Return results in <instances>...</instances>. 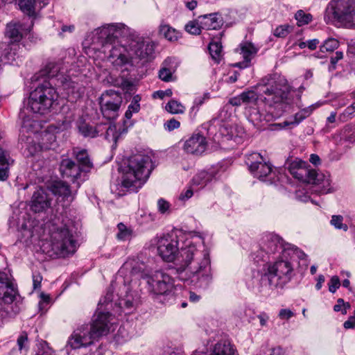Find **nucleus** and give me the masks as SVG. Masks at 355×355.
Returning <instances> with one entry per match:
<instances>
[{
  "mask_svg": "<svg viewBox=\"0 0 355 355\" xmlns=\"http://www.w3.org/2000/svg\"><path fill=\"white\" fill-rule=\"evenodd\" d=\"M130 34V29L124 24L104 25L95 29L83 42L85 52L91 58L108 51L107 58L114 67L144 65L153 60L155 44L153 41L132 40L128 44H122L119 40Z\"/></svg>",
  "mask_w": 355,
  "mask_h": 355,
  "instance_id": "nucleus-1",
  "label": "nucleus"
},
{
  "mask_svg": "<svg viewBox=\"0 0 355 355\" xmlns=\"http://www.w3.org/2000/svg\"><path fill=\"white\" fill-rule=\"evenodd\" d=\"M110 317L109 312H100L94 315L89 327L83 325L73 332L69 340L70 346L73 349L87 347L107 335L110 331Z\"/></svg>",
  "mask_w": 355,
  "mask_h": 355,
  "instance_id": "nucleus-2",
  "label": "nucleus"
},
{
  "mask_svg": "<svg viewBox=\"0 0 355 355\" xmlns=\"http://www.w3.org/2000/svg\"><path fill=\"white\" fill-rule=\"evenodd\" d=\"M255 89L259 90L260 100L266 105L277 107L287 99L291 87L284 76L273 74L262 78Z\"/></svg>",
  "mask_w": 355,
  "mask_h": 355,
  "instance_id": "nucleus-3",
  "label": "nucleus"
},
{
  "mask_svg": "<svg viewBox=\"0 0 355 355\" xmlns=\"http://www.w3.org/2000/svg\"><path fill=\"white\" fill-rule=\"evenodd\" d=\"M150 157L144 154L131 156L125 169L122 185L135 191L146 182L153 170Z\"/></svg>",
  "mask_w": 355,
  "mask_h": 355,
  "instance_id": "nucleus-4",
  "label": "nucleus"
},
{
  "mask_svg": "<svg viewBox=\"0 0 355 355\" xmlns=\"http://www.w3.org/2000/svg\"><path fill=\"white\" fill-rule=\"evenodd\" d=\"M193 255V249L183 250L181 256L184 261V265L178 267L177 272L181 274L186 271L187 278L191 279L192 282L198 284L200 287H205L208 286L211 280L209 261L207 258L204 257L200 262L192 263Z\"/></svg>",
  "mask_w": 355,
  "mask_h": 355,
  "instance_id": "nucleus-5",
  "label": "nucleus"
},
{
  "mask_svg": "<svg viewBox=\"0 0 355 355\" xmlns=\"http://www.w3.org/2000/svg\"><path fill=\"white\" fill-rule=\"evenodd\" d=\"M324 19L327 24L338 22L355 28V0H331L324 12Z\"/></svg>",
  "mask_w": 355,
  "mask_h": 355,
  "instance_id": "nucleus-6",
  "label": "nucleus"
},
{
  "mask_svg": "<svg viewBox=\"0 0 355 355\" xmlns=\"http://www.w3.org/2000/svg\"><path fill=\"white\" fill-rule=\"evenodd\" d=\"M58 98L55 89L44 81L31 92L28 106L33 112L44 114L49 112Z\"/></svg>",
  "mask_w": 355,
  "mask_h": 355,
  "instance_id": "nucleus-7",
  "label": "nucleus"
},
{
  "mask_svg": "<svg viewBox=\"0 0 355 355\" xmlns=\"http://www.w3.org/2000/svg\"><path fill=\"white\" fill-rule=\"evenodd\" d=\"M291 174L296 179L312 184L319 185L322 183L329 184L328 180L324 179L323 174L318 173L313 169H309L307 164L300 159H288L285 164Z\"/></svg>",
  "mask_w": 355,
  "mask_h": 355,
  "instance_id": "nucleus-8",
  "label": "nucleus"
},
{
  "mask_svg": "<svg viewBox=\"0 0 355 355\" xmlns=\"http://www.w3.org/2000/svg\"><path fill=\"white\" fill-rule=\"evenodd\" d=\"M52 250L60 257L73 254L77 248L76 241L66 226L57 227L51 234Z\"/></svg>",
  "mask_w": 355,
  "mask_h": 355,
  "instance_id": "nucleus-9",
  "label": "nucleus"
},
{
  "mask_svg": "<svg viewBox=\"0 0 355 355\" xmlns=\"http://www.w3.org/2000/svg\"><path fill=\"white\" fill-rule=\"evenodd\" d=\"M293 271V267L290 261L280 260L268 266L265 276L270 287L282 288L291 281Z\"/></svg>",
  "mask_w": 355,
  "mask_h": 355,
  "instance_id": "nucleus-10",
  "label": "nucleus"
},
{
  "mask_svg": "<svg viewBox=\"0 0 355 355\" xmlns=\"http://www.w3.org/2000/svg\"><path fill=\"white\" fill-rule=\"evenodd\" d=\"M122 103L121 94L112 89L104 92L99 98L101 112L103 117L108 120L117 118Z\"/></svg>",
  "mask_w": 355,
  "mask_h": 355,
  "instance_id": "nucleus-11",
  "label": "nucleus"
},
{
  "mask_svg": "<svg viewBox=\"0 0 355 355\" xmlns=\"http://www.w3.org/2000/svg\"><path fill=\"white\" fill-rule=\"evenodd\" d=\"M146 279L149 291L156 295H165L171 291L173 286L171 277L161 272H157L153 276H148Z\"/></svg>",
  "mask_w": 355,
  "mask_h": 355,
  "instance_id": "nucleus-12",
  "label": "nucleus"
},
{
  "mask_svg": "<svg viewBox=\"0 0 355 355\" xmlns=\"http://www.w3.org/2000/svg\"><path fill=\"white\" fill-rule=\"evenodd\" d=\"M178 241L176 238L164 236L159 239L157 243V251L159 256L166 261L175 260L178 252Z\"/></svg>",
  "mask_w": 355,
  "mask_h": 355,
  "instance_id": "nucleus-13",
  "label": "nucleus"
},
{
  "mask_svg": "<svg viewBox=\"0 0 355 355\" xmlns=\"http://www.w3.org/2000/svg\"><path fill=\"white\" fill-rule=\"evenodd\" d=\"M52 198L48 192L42 188L35 191L31 198V209L35 213L45 211L51 205Z\"/></svg>",
  "mask_w": 355,
  "mask_h": 355,
  "instance_id": "nucleus-14",
  "label": "nucleus"
},
{
  "mask_svg": "<svg viewBox=\"0 0 355 355\" xmlns=\"http://www.w3.org/2000/svg\"><path fill=\"white\" fill-rule=\"evenodd\" d=\"M18 294L17 287L3 274H0V299L4 304H10Z\"/></svg>",
  "mask_w": 355,
  "mask_h": 355,
  "instance_id": "nucleus-15",
  "label": "nucleus"
},
{
  "mask_svg": "<svg viewBox=\"0 0 355 355\" xmlns=\"http://www.w3.org/2000/svg\"><path fill=\"white\" fill-rule=\"evenodd\" d=\"M206 138L200 133L193 134L184 144V150L191 154L201 155L207 148Z\"/></svg>",
  "mask_w": 355,
  "mask_h": 355,
  "instance_id": "nucleus-16",
  "label": "nucleus"
},
{
  "mask_svg": "<svg viewBox=\"0 0 355 355\" xmlns=\"http://www.w3.org/2000/svg\"><path fill=\"white\" fill-rule=\"evenodd\" d=\"M33 26V21L31 19L28 26L19 22H10L7 24L6 36L10 39L11 43H17L21 41L23 32H30Z\"/></svg>",
  "mask_w": 355,
  "mask_h": 355,
  "instance_id": "nucleus-17",
  "label": "nucleus"
},
{
  "mask_svg": "<svg viewBox=\"0 0 355 355\" xmlns=\"http://www.w3.org/2000/svg\"><path fill=\"white\" fill-rule=\"evenodd\" d=\"M252 159H256L249 165L250 171L255 177L260 180H263L272 171V165L263 161V157L259 153L252 155Z\"/></svg>",
  "mask_w": 355,
  "mask_h": 355,
  "instance_id": "nucleus-18",
  "label": "nucleus"
},
{
  "mask_svg": "<svg viewBox=\"0 0 355 355\" xmlns=\"http://www.w3.org/2000/svg\"><path fill=\"white\" fill-rule=\"evenodd\" d=\"M60 171L63 177L71 178L73 180H76L83 171L78 166L70 159H64L60 164Z\"/></svg>",
  "mask_w": 355,
  "mask_h": 355,
  "instance_id": "nucleus-19",
  "label": "nucleus"
},
{
  "mask_svg": "<svg viewBox=\"0 0 355 355\" xmlns=\"http://www.w3.org/2000/svg\"><path fill=\"white\" fill-rule=\"evenodd\" d=\"M204 30H216L223 25V19L218 13H211L199 17Z\"/></svg>",
  "mask_w": 355,
  "mask_h": 355,
  "instance_id": "nucleus-20",
  "label": "nucleus"
},
{
  "mask_svg": "<svg viewBox=\"0 0 355 355\" xmlns=\"http://www.w3.org/2000/svg\"><path fill=\"white\" fill-rule=\"evenodd\" d=\"M125 72H128L127 68L121 71L123 73L121 76H117V68H114V71L110 72L109 80L115 86L122 87L127 91H132L134 85L131 80L124 78Z\"/></svg>",
  "mask_w": 355,
  "mask_h": 355,
  "instance_id": "nucleus-21",
  "label": "nucleus"
},
{
  "mask_svg": "<svg viewBox=\"0 0 355 355\" xmlns=\"http://www.w3.org/2000/svg\"><path fill=\"white\" fill-rule=\"evenodd\" d=\"M237 51L242 55L244 62H250L257 55L259 47L250 42H243L240 44Z\"/></svg>",
  "mask_w": 355,
  "mask_h": 355,
  "instance_id": "nucleus-22",
  "label": "nucleus"
},
{
  "mask_svg": "<svg viewBox=\"0 0 355 355\" xmlns=\"http://www.w3.org/2000/svg\"><path fill=\"white\" fill-rule=\"evenodd\" d=\"M73 155L76 157L82 171L87 172L93 167V164L86 150L75 148L73 149Z\"/></svg>",
  "mask_w": 355,
  "mask_h": 355,
  "instance_id": "nucleus-23",
  "label": "nucleus"
},
{
  "mask_svg": "<svg viewBox=\"0 0 355 355\" xmlns=\"http://www.w3.org/2000/svg\"><path fill=\"white\" fill-rule=\"evenodd\" d=\"M48 189L54 195L64 198L71 196V192L69 186L62 181H53L48 185Z\"/></svg>",
  "mask_w": 355,
  "mask_h": 355,
  "instance_id": "nucleus-24",
  "label": "nucleus"
},
{
  "mask_svg": "<svg viewBox=\"0 0 355 355\" xmlns=\"http://www.w3.org/2000/svg\"><path fill=\"white\" fill-rule=\"evenodd\" d=\"M159 33L161 36L171 42L178 41L181 36L179 31L166 24H162L159 26Z\"/></svg>",
  "mask_w": 355,
  "mask_h": 355,
  "instance_id": "nucleus-25",
  "label": "nucleus"
},
{
  "mask_svg": "<svg viewBox=\"0 0 355 355\" xmlns=\"http://www.w3.org/2000/svg\"><path fill=\"white\" fill-rule=\"evenodd\" d=\"M235 349L228 341L217 343L213 349L211 355H234Z\"/></svg>",
  "mask_w": 355,
  "mask_h": 355,
  "instance_id": "nucleus-26",
  "label": "nucleus"
},
{
  "mask_svg": "<svg viewBox=\"0 0 355 355\" xmlns=\"http://www.w3.org/2000/svg\"><path fill=\"white\" fill-rule=\"evenodd\" d=\"M102 126V125H98L96 127H94L88 123L82 122L78 125V130L80 133L85 137L94 138L98 136V132L101 130H99V128Z\"/></svg>",
  "mask_w": 355,
  "mask_h": 355,
  "instance_id": "nucleus-27",
  "label": "nucleus"
},
{
  "mask_svg": "<svg viewBox=\"0 0 355 355\" xmlns=\"http://www.w3.org/2000/svg\"><path fill=\"white\" fill-rule=\"evenodd\" d=\"M8 154L0 147V180L5 181L9 175V161Z\"/></svg>",
  "mask_w": 355,
  "mask_h": 355,
  "instance_id": "nucleus-28",
  "label": "nucleus"
},
{
  "mask_svg": "<svg viewBox=\"0 0 355 355\" xmlns=\"http://www.w3.org/2000/svg\"><path fill=\"white\" fill-rule=\"evenodd\" d=\"M209 54L214 64H219L223 58L222 45L220 42L212 41L209 45Z\"/></svg>",
  "mask_w": 355,
  "mask_h": 355,
  "instance_id": "nucleus-29",
  "label": "nucleus"
},
{
  "mask_svg": "<svg viewBox=\"0 0 355 355\" xmlns=\"http://www.w3.org/2000/svg\"><path fill=\"white\" fill-rule=\"evenodd\" d=\"M19 6L21 10L29 17L35 15V0H19Z\"/></svg>",
  "mask_w": 355,
  "mask_h": 355,
  "instance_id": "nucleus-30",
  "label": "nucleus"
},
{
  "mask_svg": "<svg viewBox=\"0 0 355 355\" xmlns=\"http://www.w3.org/2000/svg\"><path fill=\"white\" fill-rule=\"evenodd\" d=\"M242 102L245 105H256L260 98V94H258L254 90L247 89L241 93Z\"/></svg>",
  "mask_w": 355,
  "mask_h": 355,
  "instance_id": "nucleus-31",
  "label": "nucleus"
},
{
  "mask_svg": "<svg viewBox=\"0 0 355 355\" xmlns=\"http://www.w3.org/2000/svg\"><path fill=\"white\" fill-rule=\"evenodd\" d=\"M213 178L214 175L211 173L202 171L194 176L193 178V182L196 185L205 187L213 179Z\"/></svg>",
  "mask_w": 355,
  "mask_h": 355,
  "instance_id": "nucleus-32",
  "label": "nucleus"
},
{
  "mask_svg": "<svg viewBox=\"0 0 355 355\" xmlns=\"http://www.w3.org/2000/svg\"><path fill=\"white\" fill-rule=\"evenodd\" d=\"M339 46V41L334 37H329L320 46V53L333 52Z\"/></svg>",
  "mask_w": 355,
  "mask_h": 355,
  "instance_id": "nucleus-33",
  "label": "nucleus"
},
{
  "mask_svg": "<svg viewBox=\"0 0 355 355\" xmlns=\"http://www.w3.org/2000/svg\"><path fill=\"white\" fill-rule=\"evenodd\" d=\"M119 232L117 233V238L119 240L126 241L130 240L133 234V231L130 227H128L125 225L120 223L117 225Z\"/></svg>",
  "mask_w": 355,
  "mask_h": 355,
  "instance_id": "nucleus-34",
  "label": "nucleus"
},
{
  "mask_svg": "<svg viewBox=\"0 0 355 355\" xmlns=\"http://www.w3.org/2000/svg\"><path fill=\"white\" fill-rule=\"evenodd\" d=\"M141 101V97L139 95H135L132 100L131 103L128 106V110L125 113V116L126 119H130L132 113H137L140 110V104L139 101Z\"/></svg>",
  "mask_w": 355,
  "mask_h": 355,
  "instance_id": "nucleus-35",
  "label": "nucleus"
},
{
  "mask_svg": "<svg viewBox=\"0 0 355 355\" xmlns=\"http://www.w3.org/2000/svg\"><path fill=\"white\" fill-rule=\"evenodd\" d=\"M174 73V68H161L159 71V77L164 82L174 81L176 79Z\"/></svg>",
  "mask_w": 355,
  "mask_h": 355,
  "instance_id": "nucleus-36",
  "label": "nucleus"
},
{
  "mask_svg": "<svg viewBox=\"0 0 355 355\" xmlns=\"http://www.w3.org/2000/svg\"><path fill=\"white\" fill-rule=\"evenodd\" d=\"M185 30L192 35H199L201 30H202L200 18L198 17L197 20L189 21L185 26Z\"/></svg>",
  "mask_w": 355,
  "mask_h": 355,
  "instance_id": "nucleus-37",
  "label": "nucleus"
},
{
  "mask_svg": "<svg viewBox=\"0 0 355 355\" xmlns=\"http://www.w3.org/2000/svg\"><path fill=\"white\" fill-rule=\"evenodd\" d=\"M166 110L172 114H181L184 111V107L179 102L171 100L166 105Z\"/></svg>",
  "mask_w": 355,
  "mask_h": 355,
  "instance_id": "nucleus-38",
  "label": "nucleus"
},
{
  "mask_svg": "<svg viewBox=\"0 0 355 355\" xmlns=\"http://www.w3.org/2000/svg\"><path fill=\"white\" fill-rule=\"evenodd\" d=\"M295 17L299 26L308 24L312 20V15L311 14L305 13L302 10H300L296 12Z\"/></svg>",
  "mask_w": 355,
  "mask_h": 355,
  "instance_id": "nucleus-39",
  "label": "nucleus"
},
{
  "mask_svg": "<svg viewBox=\"0 0 355 355\" xmlns=\"http://www.w3.org/2000/svg\"><path fill=\"white\" fill-rule=\"evenodd\" d=\"M293 118H294L293 121H284L283 123H277L275 125L279 126L280 128H285V127L291 125H297L302 120L304 119V116H302V114L300 113V112H298L297 113H296L294 115Z\"/></svg>",
  "mask_w": 355,
  "mask_h": 355,
  "instance_id": "nucleus-40",
  "label": "nucleus"
},
{
  "mask_svg": "<svg viewBox=\"0 0 355 355\" xmlns=\"http://www.w3.org/2000/svg\"><path fill=\"white\" fill-rule=\"evenodd\" d=\"M343 217L340 215H334L331 217V224L336 228L347 231L348 227L346 224L343 223Z\"/></svg>",
  "mask_w": 355,
  "mask_h": 355,
  "instance_id": "nucleus-41",
  "label": "nucleus"
},
{
  "mask_svg": "<svg viewBox=\"0 0 355 355\" xmlns=\"http://www.w3.org/2000/svg\"><path fill=\"white\" fill-rule=\"evenodd\" d=\"M17 343L19 351L22 349L27 350L28 348V334L25 331L21 332L17 340Z\"/></svg>",
  "mask_w": 355,
  "mask_h": 355,
  "instance_id": "nucleus-42",
  "label": "nucleus"
},
{
  "mask_svg": "<svg viewBox=\"0 0 355 355\" xmlns=\"http://www.w3.org/2000/svg\"><path fill=\"white\" fill-rule=\"evenodd\" d=\"M289 26L282 25L277 27L274 31V35L278 37H284L286 36L289 33Z\"/></svg>",
  "mask_w": 355,
  "mask_h": 355,
  "instance_id": "nucleus-43",
  "label": "nucleus"
},
{
  "mask_svg": "<svg viewBox=\"0 0 355 355\" xmlns=\"http://www.w3.org/2000/svg\"><path fill=\"white\" fill-rule=\"evenodd\" d=\"M340 286V282L338 277L333 276L330 282H329V291L331 293H335L337 288H338Z\"/></svg>",
  "mask_w": 355,
  "mask_h": 355,
  "instance_id": "nucleus-44",
  "label": "nucleus"
},
{
  "mask_svg": "<svg viewBox=\"0 0 355 355\" xmlns=\"http://www.w3.org/2000/svg\"><path fill=\"white\" fill-rule=\"evenodd\" d=\"M181 64L180 60L175 56L168 57L163 62V67L178 66Z\"/></svg>",
  "mask_w": 355,
  "mask_h": 355,
  "instance_id": "nucleus-45",
  "label": "nucleus"
},
{
  "mask_svg": "<svg viewBox=\"0 0 355 355\" xmlns=\"http://www.w3.org/2000/svg\"><path fill=\"white\" fill-rule=\"evenodd\" d=\"M158 210L162 214H165L168 211L170 204L168 201L163 198H160L157 202Z\"/></svg>",
  "mask_w": 355,
  "mask_h": 355,
  "instance_id": "nucleus-46",
  "label": "nucleus"
},
{
  "mask_svg": "<svg viewBox=\"0 0 355 355\" xmlns=\"http://www.w3.org/2000/svg\"><path fill=\"white\" fill-rule=\"evenodd\" d=\"M42 281V276L40 275V273H39V272L33 273V284L34 290L40 288Z\"/></svg>",
  "mask_w": 355,
  "mask_h": 355,
  "instance_id": "nucleus-47",
  "label": "nucleus"
},
{
  "mask_svg": "<svg viewBox=\"0 0 355 355\" xmlns=\"http://www.w3.org/2000/svg\"><path fill=\"white\" fill-rule=\"evenodd\" d=\"M112 136V139L116 141L117 138L116 126L114 125H110L107 128H106V139H109V137Z\"/></svg>",
  "mask_w": 355,
  "mask_h": 355,
  "instance_id": "nucleus-48",
  "label": "nucleus"
},
{
  "mask_svg": "<svg viewBox=\"0 0 355 355\" xmlns=\"http://www.w3.org/2000/svg\"><path fill=\"white\" fill-rule=\"evenodd\" d=\"M249 117L250 118V120L254 123H259L262 121L261 115L259 113V111L257 110L256 109H253L252 110V112L250 114Z\"/></svg>",
  "mask_w": 355,
  "mask_h": 355,
  "instance_id": "nucleus-49",
  "label": "nucleus"
},
{
  "mask_svg": "<svg viewBox=\"0 0 355 355\" xmlns=\"http://www.w3.org/2000/svg\"><path fill=\"white\" fill-rule=\"evenodd\" d=\"M293 312L288 309H281L279 313V317L282 320H288L293 317Z\"/></svg>",
  "mask_w": 355,
  "mask_h": 355,
  "instance_id": "nucleus-50",
  "label": "nucleus"
},
{
  "mask_svg": "<svg viewBox=\"0 0 355 355\" xmlns=\"http://www.w3.org/2000/svg\"><path fill=\"white\" fill-rule=\"evenodd\" d=\"M180 125V123L179 121H176L174 119H172L168 121L164 125L168 130H173L174 129L179 128Z\"/></svg>",
  "mask_w": 355,
  "mask_h": 355,
  "instance_id": "nucleus-51",
  "label": "nucleus"
},
{
  "mask_svg": "<svg viewBox=\"0 0 355 355\" xmlns=\"http://www.w3.org/2000/svg\"><path fill=\"white\" fill-rule=\"evenodd\" d=\"M173 94V92L171 89H168L165 91H157L153 94V97L156 96L159 98H163L164 96H171Z\"/></svg>",
  "mask_w": 355,
  "mask_h": 355,
  "instance_id": "nucleus-52",
  "label": "nucleus"
},
{
  "mask_svg": "<svg viewBox=\"0 0 355 355\" xmlns=\"http://www.w3.org/2000/svg\"><path fill=\"white\" fill-rule=\"evenodd\" d=\"M49 68H42V69L40 70L39 73H35L31 78V80L32 81H37V80H39L40 76H47L49 72Z\"/></svg>",
  "mask_w": 355,
  "mask_h": 355,
  "instance_id": "nucleus-53",
  "label": "nucleus"
},
{
  "mask_svg": "<svg viewBox=\"0 0 355 355\" xmlns=\"http://www.w3.org/2000/svg\"><path fill=\"white\" fill-rule=\"evenodd\" d=\"M229 103L232 106H240L243 104V102H242L241 93L235 97L231 98L229 100Z\"/></svg>",
  "mask_w": 355,
  "mask_h": 355,
  "instance_id": "nucleus-54",
  "label": "nucleus"
},
{
  "mask_svg": "<svg viewBox=\"0 0 355 355\" xmlns=\"http://www.w3.org/2000/svg\"><path fill=\"white\" fill-rule=\"evenodd\" d=\"M343 58V53L340 51H337L334 55H332L330 58V62L332 65H335L339 60Z\"/></svg>",
  "mask_w": 355,
  "mask_h": 355,
  "instance_id": "nucleus-55",
  "label": "nucleus"
},
{
  "mask_svg": "<svg viewBox=\"0 0 355 355\" xmlns=\"http://www.w3.org/2000/svg\"><path fill=\"white\" fill-rule=\"evenodd\" d=\"M345 329L355 328V316H350L343 324Z\"/></svg>",
  "mask_w": 355,
  "mask_h": 355,
  "instance_id": "nucleus-56",
  "label": "nucleus"
},
{
  "mask_svg": "<svg viewBox=\"0 0 355 355\" xmlns=\"http://www.w3.org/2000/svg\"><path fill=\"white\" fill-rule=\"evenodd\" d=\"M355 112V102L351 105L350 106L347 107L344 112L340 116V117H345L351 116L354 112Z\"/></svg>",
  "mask_w": 355,
  "mask_h": 355,
  "instance_id": "nucleus-57",
  "label": "nucleus"
},
{
  "mask_svg": "<svg viewBox=\"0 0 355 355\" xmlns=\"http://www.w3.org/2000/svg\"><path fill=\"white\" fill-rule=\"evenodd\" d=\"M320 44V41L318 39H312L307 40V47L310 50H315Z\"/></svg>",
  "mask_w": 355,
  "mask_h": 355,
  "instance_id": "nucleus-58",
  "label": "nucleus"
},
{
  "mask_svg": "<svg viewBox=\"0 0 355 355\" xmlns=\"http://www.w3.org/2000/svg\"><path fill=\"white\" fill-rule=\"evenodd\" d=\"M258 318L259 319L260 324L262 327H263V326L266 325V323L269 319V317L268 316V315L266 313H261L260 315H259Z\"/></svg>",
  "mask_w": 355,
  "mask_h": 355,
  "instance_id": "nucleus-59",
  "label": "nucleus"
},
{
  "mask_svg": "<svg viewBox=\"0 0 355 355\" xmlns=\"http://www.w3.org/2000/svg\"><path fill=\"white\" fill-rule=\"evenodd\" d=\"M193 191L191 189H187L184 193H182L180 196V200H187L193 196Z\"/></svg>",
  "mask_w": 355,
  "mask_h": 355,
  "instance_id": "nucleus-60",
  "label": "nucleus"
},
{
  "mask_svg": "<svg viewBox=\"0 0 355 355\" xmlns=\"http://www.w3.org/2000/svg\"><path fill=\"white\" fill-rule=\"evenodd\" d=\"M197 5L198 3L196 0H191L190 1L185 2L186 7L190 10H194L196 8Z\"/></svg>",
  "mask_w": 355,
  "mask_h": 355,
  "instance_id": "nucleus-61",
  "label": "nucleus"
},
{
  "mask_svg": "<svg viewBox=\"0 0 355 355\" xmlns=\"http://www.w3.org/2000/svg\"><path fill=\"white\" fill-rule=\"evenodd\" d=\"M324 280L325 279L324 275H320L318 276L317 279V284L315 285V288L317 290H320L322 288V284L324 282Z\"/></svg>",
  "mask_w": 355,
  "mask_h": 355,
  "instance_id": "nucleus-62",
  "label": "nucleus"
},
{
  "mask_svg": "<svg viewBox=\"0 0 355 355\" xmlns=\"http://www.w3.org/2000/svg\"><path fill=\"white\" fill-rule=\"evenodd\" d=\"M345 302L343 299L339 298L337 300V304L334 306V310L336 312L341 311V308L344 306Z\"/></svg>",
  "mask_w": 355,
  "mask_h": 355,
  "instance_id": "nucleus-63",
  "label": "nucleus"
},
{
  "mask_svg": "<svg viewBox=\"0 0 355 355\" xmlns=\"http://www.w3.org/2000/svg\"><path fill=\"white\" fill-rule=\"evenodd\" d=\"M309 161L315 164V165H318L320 164V159L319 157V156L316 154H311V156H310V159H309Z\"/></svg>",
  "mask_w": 355,
  "mask_h": 355,
  "instance_id": "nucleus-64",
  "label": "nucleus"
}]
</instances>
